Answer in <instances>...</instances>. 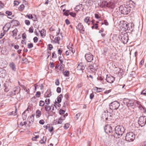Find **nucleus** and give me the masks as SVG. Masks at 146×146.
<instances>
[{"label":"nucleus","mask_w":146,"mask_h":146,"mask_svg":"<svg viewBox=\"0 0 146 146\" xmlns=\"http://www.w3.org/2000/svg\"><path fill=\"white\" fill-rule=\"evenodd\" d=\"M55 84L57 86H58L60 84L59 80L58 79L56 80L55 82Z\"/></svg>","instance_id":"60"},{"label":"nucleus","mask_w":146,"mask_h":146,"mask_svg":"<svg viewBox=\"0 0 146 146\" xmlns=\"http://www.w3.org/2000/svg\"><path fill=\"white\" fill-rule=\"evenodd\" d=\"M140 146H146V141H143L140 144Z\"/></svg>","instance_id":"54"},{"label":"nucleus","mask_w":146,"mask_h":146,"mask_svg":"<svg viewBox=\"0 0 146 146\" xmlns=\"http://www.w3.org/2000/svg\"><path fill=\"white\" fill-rule=\"evenodd\" d=\"M50 111L53 113H55V107L54 105H52L50 106Z\"/></svg>","instance_id":"34"},{"label":"nucleus","mask_w":146,"mask_h":146,"mask_svg":"<svg viewBox=\"0 0 146 146\" xmlns=\"http://www.w3.org/2000/svg\"><path fill=\"white\" fill-rule=\"evenodd\" d=\"M65 112V111L62 110H60L59 111V113L60 114H64Z\"/></svg>","instance_id":"50"},{"label":"nucleus","mask_w":146,"mask_h":146,"mask_svg":"<svg viewBox=\"0 0 146 146\" xmlns=\"http://www.w3.org/2000/svg\"><path fill=\"white\" fill-rule=\"evenodd\" d=\"M80 113H78L76 114V116L75 117V119H76V120H77L79 117H80Z\"/></svg>","instance_id":"49"},{"label":"nucleus","mask_w":146,"mask_h":146,"mask_svg":"<svg viewBox=\"0 0 146 146\" xmlns=\"http://www.w3.org/2000/svg\"><path fill=\"white\" fill-rule=\"evenodd\" d=\"M54 105L55 106V109H59L61 106L60 104H59V102H56L55 103Z\"/></svg>","instance_id":"30"},{"label":"nucleus","mask_w":146,"mask_h":146,"mask_svg":"<svg viewBox=\"0 0 146 146\" xmlns=\"http://www.w3.org/2000/svg\"><path fill=\"white\" fill-rule=\"evenodd\" d=\"M90 17H86L84 20V21L85 23L89 25L90 23Z\"/></svg>","instance_id":"28"},{"label":"nucleus","mask_w":146,"mask_h":146,"mask_svg":"<svg viewBox=\"0 0 146 146\" xmlns=\"http://www.w3.org/2000/svg\"><path fill=\"white\" fill-rule=\"evenodd\" d=\"M34 29L33 27H31L29 29V32L30 33H33V32Z\"/></svg>","instance_id":"48"},{"label":"nucleus","mask_w":146,"mask_h":146,"mask_svg":"<svg viewBox=\"0 0 146 146\" xmlns=\"http://www.w3.org/2000/svg\"><path fill=\"white\" fill-rule=\"evenodd\" d=\"M141 94L145 96L146 95V90H144L142 91Z\"/></svg>","instance_id":"56"},{"label":"nucleus","mask_w":146,"mask_h":146,"mask_svg":"<svg viewBox=\"0 0 146 146\" xmlns=\"http://www.w3.org/2000/svg\"><path fill=\"white\" fill-rule=\"evenodd\" d=\"M86 3V5L88 7H90L92 5L93 3V1L92 0H87Z\"/></svg>","instance_id":"22"},{"label":"nucleus","mask_w":146,"mask_h":146,"mask_svg":"<svg viewBox=\"0 0 146 146\" xmlns=\"http://www.w3.org/2000/svg\"><path fill=\"white\" fill-rule=\"evenodd\" d=\"M45 110L47 112H49L50 110V106L48 105H45Z\"/></svg>","instance_id":"33"},{"label":"nucleus","mask_w":146,"mask_h":146,"mask_svg":"<svg viewBox=\"0 0 146 146\" xmlns=\"http://www.w3.org/2000/svg\"><path fill=\"white\" fill-rule=\"evenodd\" d=\"M116 3L113 0L108 2L107 7L110 9H113L115 8Z\"/></svg>","instance_id":"11"},{"label":"nucleus","mask_w":146,"mask_h":146,"mask_svg":"<svg viewBox=\"0 0 146 146\" xmlns=\"http://www.w3.org/2000/svg\"><path fill=\"white\" fill-rule=\"evenodd\" d=\"M140 102L137 101L135 100V104H134L135 106H139L140 104Z\"/></svg>","instance_id":"58"},{"label":"nucleus","mask_w":146,"mask_h":146,"mask_svg":"<svg viewBox=\"0 0 146 146\" xmlns=\"http://www.w3.org/2000/svg\"><path fill=\"white\" fill-rule=\"evenodd\" d=\"M11 26V24L10 23H8L6 24V25L3 27V30L5 33L7 32L9 30Z\"/></svg>","instance_id":"15"},{"label":"nucleus","mask_w":146,"mask_h":146,"mask_svg":"<svg viewBox=\"0 0 146 146\" xmlns=\"http://www.w3.org/2000/svg\"><path fill=\"white\" fill-rule=\"evenodd\" d=\"M106 80L108 82L111 83L115 80V78L112 76L107 75Z\"/></svg>","instance_id":"12"},{"label":"nucleus","mask_w":146,"mask_h":146,"mask_svg":"<svg viewBox=\"0 0 146 146\" xmlns=\"http://www.w3.org/2000/svg\"><path fill=\"white\" fill-rule=\"evenodd\" d=\"M97 79L101 82L102 84H104V81L103 78L101 77H98L97 78Z\"/></svg>","instance_id":"36"},{"label":"nucleus","mask_w":146,"mask_h":146,"mask_svg":"<svg viewBox=\"0 0 146 146\" xmlns=\"http://www.w3.org/2000/svg\"><path fill=\"white\" fill-rule=\"evenodd\" d=\"M95 17L97 19H99L101 17L99 15L97 14H95Z\"/></svg>","instance_id":"62"},{"label":"nucleus","mask_w":146,"mask_h":146,"mask_svg":"<svg viewBox=\"0 0 146 146\" xmlns=\"http://www.w3.org/2000/svg\"><path fill=\"white\" fill-rule=\"evenodd\" d=\"M120 105V103L117 101H114L111 103L109 105L110 109L112 110H116L118 109Z\"/></svg>","instance_id":"5"},{"label":"nucleus","mask_w":146,"mask_h":146,"mask_svg":"<svg viewBox=\"0 0 146 146\" xmlns=\"http://www.w3.org/2000/svg\"><path fill=\"white\" fill-rule=\"evenodd\" d=\"M93 25L92 26V29L95 28L96 29H98V24L95 23L94 24H93Z\"/></svg>","instance_id":"37"},{"label":"nucleus","mask_w":146,"mask_h":146,"mask_svg":"<svg viewBox=\"0 0 146 146\" xmlns=\"http://www.w3.org/2000/svg\"><path fill=\"white\" fill-rule=\"evenodd\" d=\"M25 23L27 25H29L30 24V21L28 20H26L25 21Z\"/></svg>","instance_id":"53"},{"label":"nucleus","mask_w":146,"mask_h":146,"mask_svg":"<svg viewBox=\"0 0 146 146\" xmlns=\"http://www.w3.org/2000/svg\"><path fill=\"white\" fill-rule=\"evenodd\" d=\"M45 102L46 105H48L50 103V100L49 99L46 98L45 100Z\"/></svg>","instance_id":"46"},{"label":"nucleus","mask_w":146,"mask_h":146,"mask_svg":"<svg viewBox=\"0 0 146 146\" xmlns=\"http://www.w3.org/2000/svg\"><path fill=\"white\" fill-rule=\"evenodd\" d=\"M52 57L53 58H55L57 57L56 55L54 52L52 53Z\"/></svg>","instance_id":"52"},{"label":"nucleus","mask_w":146,"mask_h":146,"mask_svg":"<svg viewBox=\"0 0 146 146\" xmlns=\"http://www.w3.org/2000/svg\"><path fill=\"white\" fill-rule=\"evenodd\" d=\"M36 117L38 118L41 116V112L39 110H37L36 111Z\"/></svg>","instance_id":"29"},{"label":"nucleus","mask_w":146,"mask_h":146,"mask_svg":"<svg viewBox=\"0 0 146 146\" xmlns=\"http://www.w3.org/2000/svg\"><path fill=\"white\" fill-rule=\"evenodd\" d=\"M95 90L97 92H99L102 91V89L101 88H98V87H96Z\"/></svg>","instance_id":"39"},{"label":"nucleus","mask_w":146,"mask_h":146,"mask_svg":"<svg viewBox=\"0 0 146 146\" xmlns=\"http://www.w3.org/2000/svg\"><path fill=\"white\" fill-rule=\"evenodd\" d=\"M11 32L13 33V37L16 36L17 35V34L18 32L17 29H15Z\"/></svg>","instance_id":"32"},{"label":"nucleus","mask_w":146,"mask_h":146,"mask_svg":"<svg viewBox=\"0 0 146 146\" xmlns=\"http://www.w3.org/2000/svg\"><path fill=\"white\" fill-rule=\"evenodd\" d=\"M4 87H5V89H4L5 92H8L9 90V88L7 85V83L4 84Z\"/></svg>","instance_id":"35"},{"label":"nucleus","mask_w":146,"mask_h":146,"mask_svg":"<svg viewBox=\"0 0 146 146\" xmlns=\"http://www.w3.org/2000/svg\"><path fill=\"white\" fill-rule=\"evenodd\" d=\"M70 12L68 10H66L65 11V12H64L63 13V15H64L67 16H68Z\"/></svg>","instance_id":"45"},{"label":"nucleus","mask_w":146,"mask_h":146,"mask_svg":"<svg viewBox=\"0 0 146 146\" xmlns=\"http://www.w3.org/2000/svg\"><path fill=\"white\" fill-rule=\"evenodd\" d=\"M146 123V116L140 117L138 120V123L141 126L144 125Z\"/></svg>","instance_id":"7"},{"label":"nucleus","mask_w":146,"mask_h":146,"mask_svg":"<svg viewBox=\"0 0 146 146\" xmlns=\"http://www.w3.org/2000/svg\"><path fill=\"white\" fill-rule=\"evenodd\" d=\"M119 38L123 44H126L128 40V35L126 33L121 34L120 35Z\"/></svg>","instance_id":"6"},{"label":"nucleus","mask_w":146,"mask_h":146,"mask_svg":"<svg viewBox=\"0 0 146 146\" xmlns=\"http://www.w3.org/2000/svg\"><path fill=\"white\" fill-rule=\"evenodd\" d=\"M20 88L19 86L16 87L14 89V94L16 95L17 94H18L20 91Z\"/></svg>","instance_id":"25"},{"label":"nucleus","mask_w":146,"mask_h":146,"mask_svg":"<svg viewBox=\"0 0 146 146\" xmlns=\"http://www.w3.org/2000/svg\"><path fill=\"white\" fill-rule=\"evenodd\" d=\"M116 133L119 136L122 135L124 133L125 129L124 128L121 126L118 125L115 128Z\"/></svg>","instance_id":"1"},{"label":"nucleus","mask_w":146,"mask_h":146,"mask_svg":"<svg viewBox=\"0 0 146 146\" xmlns=\"http://www.w3.org/2000/svg\"><path fill=\"white\" fill-rule=\"evenodd\" d=\"M123 103L126 104L127 106L129 107L133 106L135 104V100L125 98L123 100Z\"/></svg>","instance_id":"4"},{"label":"nucleus","mask_w":146,"mask_h":146,"mask_svg":"<svg viewBox=\"0 0 146 146\" xmlns=\"http://www.w3.org/2000/svg\"><path fill=\"white\" fill-rule=\"evenodd\" d=\"M9 66L12 70L15 71L16 70V68L14 63L13 62H10L9 64Z\"/></svg>","instance_id":"19"},{"label":"nucleus","mask_w":146,"mask_h":146,"mask_svg":"<svg viewBox=\"0 0 146 146\" xmlns=\"http://www.w3.org/2000/svg\"><path fill=\"white\" fill-rule=\"evenodd\" d=\"M45 104L44 101L42 100H40L39 102V106H43Z\"/></svg>","instance_id":"41"},{"label":"nucleus","mask_w":146,"mask_h":146,"mask_svg":"<svg viewBox=\"0 0 146 146\" xmlns=\"http://www.w3.org/2000/svg\"><path fill=\"white\" fill-rule=\"evenodd\" d=\"M5 13L8 16H10L12 15V13L9 11H7L5 12Z\"/></svg>","instance_id":"43"},{"label":"nucleus","mask_w":146,"mask_h":146,"mask_svg":"<svg viewBox=\"0 0 146 146\" xmlns=\"http://www.w3.org/2000/svg\"><path fill=\"white\" fill-rule=\"evenodd\" d=\"M86 65L82 62H81L78 64L77 67V70H78L83 71L84 70Z\"/></svg>","instance_id":"13"},{"label":"nucleus","mask_w":146,"mask_h":146,"mask_svg":"<svg viewBox=\"0 0 146 146\" xmlns=\"http://www.w3.org/2000/svg\"><path fill=\"white\" fill-rule=\"evenodd\" d=\"M33 40L35 43H36L38 40V38L36 36L34 37L33 38Z\"/></svg>","instance_id":"64"},{"label":"nucleus","mask_w":146,"mask_h":146,"mask_svg":"<svg viewBox=\"0 0 146 146\" xmlns=\"http://www.w3.org/2000/svg\"><path fill=\"white\" fill-rule=\"evenodd\" d=\"M129 24H127L125 22H124L123 23V25L122 26V29L124 31H127L128 29V27L129 26Z\"/></svg>","instance_id":"20"},{"label":"nucleus","mask_w":146,"mask_h":146,"mask_svg":"<svg viewBox=\"0 0 146 146\" xmlns=\"http://www.w3.org/2000/svg\"><path fill=\"white\" fill-rule=\"evenodd\" d=\"M107 115L106 114H103L102 115V118L104 119H104H106V120L107 121L108 120V117H106V116Z\"/></svg>","instance_id":"40"},{"label":"nucleus","mask_w":146,"mask_h":146,"mask_svg":"<svg viewBox=\"0 0 146 146\" xmlns=\"http://www.w3.org/2000/svg\"><path fill=\"white\" fill-rule=\"evenodd\" d=\"M69 15L74 17H75L76 15V14L75 13L72 12H70Z\"/></svg>","instance_id":"51"},{"label":"nucleus","mask_w":146,"mask_h":146,"mask_svg":"<svg viewBox=\"0 0 146 146\" xmlns=\"http://www.w3.org/2000/svg\"><path fill=\"white\" fill-rule=\"evenodd\" d=\"M39 32L42 37H43L45 36L46 34V31L44 29H42L41 31H39Z\"/></svg>","instance_id":"27"},{"label":"nucleus","mask_w":146,"mask_h":146,"mask_svg":"<svg viewBox=\"0 0 146 146\" xmlns=\"http://www.w3.org/2000/svg\"><path fill=\"white\" fill-rule=\"evenodd\" d=\"M52 95L50 89H48L44 94V97L45 98H49Z\"/></svg>","instance_id":"18"},{"label":"nucleus","mask_w":146,"mask_h":146,"mask_svg":"<svg viewBox=\"0 0 146 146\" xmlns=\"http://www.w3.org/2000/svg\"><path fill=\"white\" fill-rule=\"evenodd\" d=\"M83 8L82 4L76 6L74 9L75 11H80L81 10H83Z\"/></svg>","instance_id":"21"},{"label":"nucleus","mask_w":146,"mask_h":146,"mask_svg":"<svg viewBox=\"0 0 146 146\" xmlns=\"http://www.w3.org/2000/svg\"><path fill=\"white\" fill-rule=\"evenodd\" d=\"M60 39V38L59 37H55L54 41L55 43H57L58 44H60L59 40Z\"/></svg>","instance_id":"31"},{"label":"nucleus","mask_w":146,"mask_h":146,"mask_svg":"<svg viewBox=\"0 0 146 146\" xmlns=\"http://www.w3.org/2000/svg\"><path fill=\"white\" fill-rule=\"evenodd\" d=\"M27 46L28 48H31L33 47V44L31 43H29L28 44Z\"/></svg>","instance_id":"55"},{"label":"nucleus","mask_w":146,"mask_h":146,"mask_svg":"<svg viewBox=\"0 0 146 146\" xmlns=\"http://www.w3.org/2000/svg\"><path fill=\"white\" fill-rule=\"evenodd\" d=\"M108 2L106 1H103L100 5L102 7L106 8L107 7Z\"/></svg>","instance_id":"23"},{"label":"nucleus","mask_w":146,"mask_h":146,"mask_svg":"<svg viewBox=\"0 0 146 146\" xmlns=\"http://www.w3.org/2000/svg\"><path fill=\"white\" fill-rule=\"evenodd\" d=\"M135 138V135L132 132L128 133L126 134L125 139L127 141L131 142L133 141Z\"/></svg>","instance_id":"3"},{"label":"nucleus","mask_w":146,"mask_h":146,"mask_svg":"<svg viewBox=\"0 0 146 146\" xmlns=\"http://www.w3.org/2000/svg\"><path fill=\"white\" fill-rule=\"evenodd\" d=\"M69 126L70 124L69 123H67L65 124L64 127V128L65 129H66L69 127Z\"/></svg>","instance_id":"42"},{"label":"nucleus","mask_w":146,"mask_h":146,"mask_svg":"<svg viewBox=\"0 0 146 146\" xmlns=\"http://www.w3.org/2000/svg\"><path fill=\"white\" fill-rule=\"evenodd\" d=\"M4 5L1 1H0V9H2L4 7Z\"/></svg>","instance_id":"61"},{"label":"nucleus","mask_w":146,"mask_h":146,"mask_svg":"<svg viewBox=\"0 0 146 146\" xmlns=\"http://www.w3.org/2000/svg\"><path fill=\"white\" fill-rule=\"evenodd\" d=\"M127 6L128 7L131 8L132 9H134L135 6L136 4L131 0H129L126 2Z\"/></svg>","instance_id":"10"},{"label":"nucleus","mask_w":146,"mask_h":146,"mask_svg":"<svg viewBox=\"0 0 146 146\" xmlns=\"http://www.w3.org/2000/svg\"><path fill=\"white\" fill-rule=\"evenodd\" d=\"M89 68V69H90L91 71L92 72H95L96 70V69H97L96 65L94 64H91L90 65Z\"/></svg>","instance_id":"16"},{"label":"nucleus","mask_w":146,"mask_h":146,"mask_svg":"<svg viewBox=\"0 0 146 146\" xmlns=\"http://www.w3.org/2000/svg\"><path fill=\"white\" fill-rule=\"evenodd\" d=\"M119 9L121 13L124 15L128 14L131 11L130 8L127 6L125 7L124 5H122L120 6L119 7Z\"/></svg>","instance_id":"2"},{"label":"nucleus","mask_w":146,"mask_h":146,"mask_svg":"<svg viewBox=\"0 0 146 146\" xmlns=\"http://www.w3.org/2000/svg\"><path fill=\"white\" fill-rule=\"evenodd\" d=\"M26 17H27L28 19H33V15L31 14H29L28 15H27L26 16Z\"/></svg>","instance_id":"38"},{"label":"nucleus","mask_w":146,"mask_h":146,"mask_svg":"<svg viewBox=\"0 0 146 146\" xmlns=\"http://www.w3.org/2000/svg\"><path fill=\"white\" fill-rule=\"evenodd\" d=\"M94 97V94L93 93H92V94H90V98L91 99H92Z\"/></svg>","instance_id":"63"},{"label":"nucleus","mask_w":146,"mask_h":146,"mask_svg":"<svg viewBox=\"0 0 146 146\" xmlns=\"http://www.w3.org/2000/svg\"><path fill=\"white\" fill-rule=\"evenodd\" d=\"M104 129L106 133L108 134L111 133L112 132V127L109 125H106Z\"/></svg>","instance_id":"14"},{"label":"nucleus","mask_w":146,"mask_h":146,"mask_svg":"<svg viewBox=\"0 0 146 146\" xmlns=\"http://www.w3.org/2000/svg\"><path fill=\"white\" fill-rule=\"evenodd\" d=\"M129 26H128V29L127 31H129L130 32H132L133 31L134 29V26H133V24H129Z\"/></svg>","instance_id":"24"},{"label":"nucleus","mask_w":146,"mask_h":146,"mask_svg":"<svg viewBox=\"0 0 146 146\" xmlns=\"http://www.w3.org/2000/svg\"><path fill=\"white\" fill-rule=\"evenodd\" d=\"M65 119V115H62L56 121L57 124H61L62 123L63 121Z\"/></svg>","instance_id":"17"},{"label":"nucleus","mask_w":146,"mask_h":146,"mask_svg":"<svg viewBox=\"0 0 146 146\" xmlns=\"http://www.w3.org/2000/svg\"><path fill=\"white\" fill-rule=\"evenodd\" d=\"M40 92L38 91L35 94V96L36 97L39 98L40 97Z\"/></svg>","instance_id":"47"},{"label":"nucleus","mask_w":146,"mask_h":146,"mask_svg":"<svg viewBox=\"0 0 146 146\" xmlns=\"http://www.w3.org/2000/svg\"><path fill=\"white\" fill-rule=\"evenodd\" d=\"M69 74V72L68 71H65L64 72V75L65 76H68Z\"/></svg>","instance_id":"59"},{"label":"nucleus","mask_w":146,"mask_h":146,"mask_svg":"<svg viewBox=\"0 0 146 146\" xmlns=\"http://www.w3.org/2000/svg\"><path fill=\"white\" fill-rule=\"evenodd\" d=\"M24 8L25 6L23 5L22 4L20 6L19 9L20 10L22 11L24 10Z\"/></svg>","instance_id":"44"},{"label":"nucleus","mask_w":146,"mask_h":146,"mask_svg":"<svg viewBox=\"0 0 146 146\" xmlns=\"http://www.w3.org/2000/svg\"><path fill=\"white\" fill-rule=\"evenodd\" d=\"M48 49L50 50H51L53 48V46L52 44H49L48 45Z\"/></svg>","instance_id":"57"},{"label":"nucleus","mask_w":146,"mask_h":146,"mask_svg":"<svg viewBox=\"0 0 146 146\" xmlns=\"http://www.w3.org/2000/svg\"><path fill=\"white\" fill-rule=\"evenodd\" d=\"M11 23H13L14 26H17L19 25V23L17 20H13L11 21Z\"/></svg>","instance_id":"26"},{"label":"nucleus","mask_w":146,"mask_h":146,"mask_svg":"<svg viewBox=\"0 0 146 146\" xmlns=\"http://www.w3.org/2000/svg\"><path fill=\"white\" fill-rule=\"evenodd\" d=\"M77 29L80 31V33L82 34L85 33V29L81 23H79L78 24L77 26L76 27Z\"/></svg>","instance_id":"8"},{"label":"nucleus","mask_w":146,"mask_h":146,"mask_svg":"<svg viewBox=\"0 0 146 146\" xmlns=\"http://www.w3.org/2000/svg\"><path fill=\"white\" fill-rule=\"evenodd\" d=\"M85 58L88 62H91L93 58V55L90 53H88L85 55Z\"/></svg>","instance_id":"9"}]
</instances>
